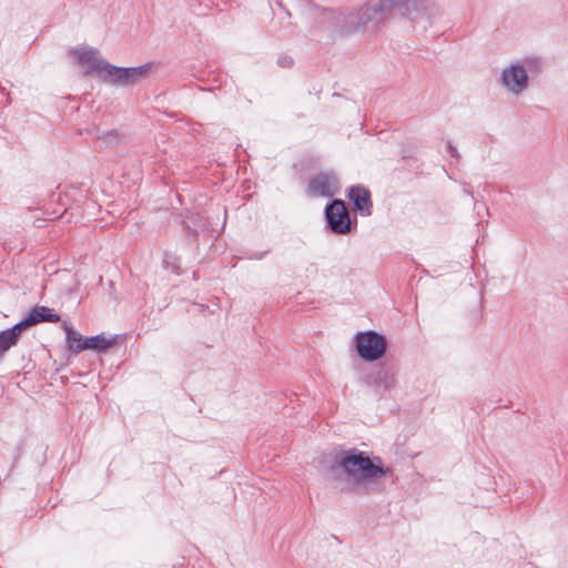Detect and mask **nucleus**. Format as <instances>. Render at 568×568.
Returning <instances> with one entry per match:
<instances>
[{
    "mask_svg": "<svg viewBox=\"0 0 568 568\" xmlns=\"http://www.w3.org/2000/svg\"><path fill=\"white\" fill-rule=\"evenodd\" d=\"M115 343V338H106L103 334L85 337L82 344L75 345V354H79L85 349H94L97 352H103L112 347Z\"/></svg>",
    "mask_w": 568,
    "mask_h": 568,
    "instance_id": "12",
    "label": "nucleus"
},
{
    "mask_svg": "<svg viewBox=\"0 0 568 568\" xmlns=\"http://www.w3.org/2000/svg\"><path fill=\"white\" fill-rule=\"evenodd\" d=\"M150 64H144L140 67L133 68H123L116 67L108 62L105 69L103 70L100 79L103 82L128 87L136 83L139 80L143 79L148 72L150 71Z\"/></svg>",
    "mask_w": 568,
    "mask_h": 568,
    "instance_id": "6",
    "label": "nucleus"
},
{
    "mask_svg": "<svg viewBox=\"0 0 568 568\" xmlns=\"http://www.w3.org/2000/svg\"><path fill=\"white\" fill-rule=\"evenodd\" d=\"M339 179L335 172H320L310 179L306 192L310 196L332 197L339 191Z\"/></svg>",
    "mask_w": 568,
    "mask_h": 568,
    "instance_id": "8",
    "label": "nucleus"
},
{
    "mask_svg": "<svg viewBox=\"0 0 568 568\" xmlns=\"http://www.w3.org/2000/svg\"><path fill=\"white\" fill-rule=\"evenodd\" d=\"M348 197L353 203L354 210L363 216L372 214L371 192L363 185H354L349 189Z\"/></svg>",
    "mask_w": 568,
    "mask_h": 568,
    "instance_id": "11",
    "label": "nucleus"
},
{
    "mask_svg": "<svg viewBox=\"0 0 568 568\" xmlns=\"http://www.w3.org/2000/svg\"><path fill=\"white\" fill-rule=\"evenodd\" d=\"M447 150L453 158H456V159L459 158V153H458L457 149L450 142L447 143Z\"/></svg>",
    "mask_w": 568,
    "mask_h": 568,
    "instance_id": "19",
    "label": "nucleus"
},
{
    "mask_svg": "<svg viewBox=\"0 0 568 568\" xmlns=\"http://www.w3.org/2000/svg\"><path fill=\"white\" fill-rule=\"evenodd\" d=\"M501 84L511 93L519 95L528 88V73L524 65L516 63L504 69Z\"/></svg>",
    "mask_w": 568,
    "mask_h": 568,
    "instance_id": "9",
    "label": "nucleus"
},
{
    "mask_svg": "<svg viewBox=\"0 0 568 568\" xmlns=\"http://www.w3.org/2000/svg\"><path fill=\"white\" fill-rule=\"evenodd\" d=\"M323 14L325 20L331 23L332 30L339 36L346 37L366 31L358 7L343 10L325 9Z\"/></svg>",
    "mask_w": 568,
    "mask_h": 568,
    "instance_id": "3",
    "label": "nucleus"
},
{
    "mask_svg": "<svg viewBox=\"0 0 568 568\" xmlns=\"http://www.w3.org/2000/svg\"><path fill=\"white\" fill-rule=\"evenodd\" d=\"M365 382L367 385L373 386L377 389L386 390L392 387L394 377L384 367H377L366 375Z\"/></svg>",
    "mask_w": 568,
    "mask_h": 568,
    "instance_id": "13",
    "label": "nucleus"
},
{
    "mask_svg": "<svg viewBox=\"0 0 568 568\" xmlns=\"http://www.w3.org/2000/svg\"><path fill=\"white\" fill-rule=\"evenodd\" d=\"M63 328L65 332L68 348L71 353L75 354V345L82 344L83 341H85V337L77 332L68 322L63 323Z\"/></svg>",
    "mask_w": 568,
    "mask_h": 568,
    "instance_id": "15",
    "label": "nucleus"
},
{
    "mask_svg": "<svg viewBox=\"0 0 568 568\" xmlns=\"http://www.w3.org/2000/svg\"><path fill=\"white\" fill-rule=\"evenodd\" d=\"M331 469L336 478L344 477L353 490L365 489L390 473L389 468L382 465L381 457L372 458L355 447L336 453Z\"/></svg>",
    "mask_w": 568,
    "mask_h": 568,
    "instance_id": "1",
    "label": "nucleus"
},
{
    "mask_svg": "<svg viewBox=\"0 0 568 568\" xmlns=\"http://www.w3.org/2000/svg\"><path fill=\"white\" fill-rule=\"evenodd\" d=\"M293 59L288 55L280 57L278 64L283 68H290L293 65Z\"/></svg>",
    "mask_w": 568,
    "mask_h": 568,
    "instance_id": "18",
    "label": "nucleus"
},
{
    "mask_svg": "<svg viewBox=\"0 0 568 568\" xmlns=\"http://www.w3.org/2000/svg\"><path fill=\"white\" fill-rule=\"evenodd\" d=\"M325 220L328 229L335 234H348L351 232L349 212L344 201L335 199L325 207Z\"/></svg>",
    "mask_w": 568,
    "mask_h": 568,
    "instance_id": "7",
    "label": "nucleus"
},
{
    "mask_svg": "<svg viewBox=\"0 0 568 568\" xmlns=\"http://www.w3.org/2000/svg\"><path fill=\"white\" fill-rule=\"evenodd\" d=\"M402 0H369L358 7L366 30L377 32Z\"/></svg>",
    "mask_w": 568,
    "mask_h": 568,
    "instance_id": "4",
    "label": "nucleus"
},
{
    "mask_svg": "<svg viewBox=\"0 0 568 568\" xmlns=\"http://www.w3.org/2000/svg\"><path fill=\"white\" fill-rule=\"evenodd\" d=\"M31 323L29 322L28 317L26 316L23 320L18 322L16 325H13L9 331L13 332L16 334V337L19 339V336L23 331L31 327Z\"/></svg>",
    "mask_w": 568,
    "mask_h": 568,
    "instance_id": "17",
    "label": "nucleus"
},
{
    "mask_svg": "<svg viewBox=\"0 0 568 568\" xmlns=\"http://www.w3.org/2000/svg\"><path fill=\"white\" fill-rule=\"evenodd\" d=\"M397 8L404 10L417 32H426L440 16L439 7L432 0H402Z\"/></svg>",
    "mask_w": 568,
    "mask_h": 568,
    "instance_id": "2",
    "label": "nucleus"
},
{
    "mask_svg": "<svg viewBox=\"0 0 568 568\" xmlns=\"http://www.w3.org/2000/svg\"><path fill=\"white\" fill-rule=\"evenodd\" d=\"M18 338L16 334L9 328L0 332V362L3 358L6 352H8L12 346L17 345Z\"/></svg>",
    "mask_w": 568,
    "mask_h": 568,
    "instance_id": "16",
    "label": "nucleus"
},
{
    "mask_svg": "<svg viewBox=\"0 0 568 568\" xmlns=\"http://www.w3.org/2000/svg\"><path fill=\"white\" fill-rule=\"evenodd\" d=\"M70 54L79 63L89 64L90 70H88L87 73L95 71L99 78L108 64L105 60L99 57V51L91 47L73 49L70 51Z\"/></svg>",
    "mask_w": 568,
    "mask_h": 568,
    "instance_id": "10",
    "label": "nucleus"
},
{
    "mask_svg": "<svg viewBox=\"0 0 568 568\" xmlns=\"http://www.w3.org/2000/svg\"><path fill=\"white\" fill-rule=\"evenodd\" d=\"M357 355L366 362H375L382 358L387 351V339L376 331L359 332L355 336Z\"/></svg>",
    "mask_w": 568,
    "mask_h": 568,
    "instance_id": "5",
    "label": "nucleus"
},
{
    "mask_svg": "<svg viewBox=\"0 0 568 568\" xmlns=\"http://www.w3.org/2000/svg\"><path fill=\"white\" fill-rule=\"evenodd\" d=\"M27 317L32 326L43 322L57 323L60 321L59 314L53 313L51 308L42 305H36L32 307Z\"/></svg>",
    "mask_w": 568,
    "mask_h": 568,
    "instance_id": "14",
    "label": "nucleus"
}]
</instances>
